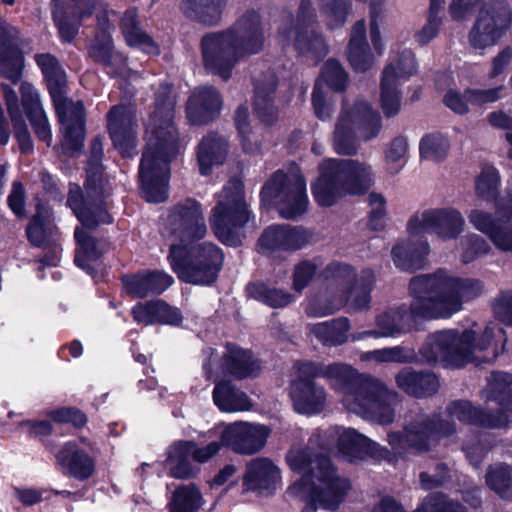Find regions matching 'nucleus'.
<instances>
[{
  "label": "nucleus",
  "instance_id": "052dcab7",
  "mask_svg": "<svg viewBox=\"0 0 512 512\" xmlns=\"http://www.w3.org/2000/svg\"><path fill=\"white\" fill-rule=\"evenodd\" d=\"M408 149V140L404 136H397L387 144L385 149V162L391 174H396L400 171L402 167L400 163L405 160Z\"/></svg>",
  "mask_w": 512,
  "mask_h": 512
},
{
  "label": "nucleus",
  "instance_id": "58836bf2",
  "mask_svg": "<svg viewBox=\"0 0 512 512\" xmlns=\"http://www.w3.org/2000/svg\"><path fill=\"white\" fill-rule=\"evenodd\" d=\"M52 209L48 203L36 198L35 214L29 220L26 227L28 241L34 247L44 248L51 236Z\"/></svg>",
  "mask_w": 512,
  "mask_h": 512
},
{
  "label": "nucleus",
  "instance_id": "ea45409f",
  "mask_svg": "<svg viewBox=\"0 0 512 512\" xmlns=\"http://www.w3.org/2000/svg\"><path fill=\"white\" fill-rule=\"evenodd\" d=\"M212 398L222 412L248 411L252 408V402L246 393L229 381L218 382L214 387Z\"/></svg>",
  "mask_w": 512,
  "mask_h": 512
},
{
  "label": "nucleus",
  "instance_id": "bb28decb",
  "mask_svg": "<svg viewBox=\"0 0 512 512\" xmlns=\"http://www.w3.org/2000/svg\"><path fill=\"white\" fill-rule=\"evenodd\" d=\"M222 107V97L212 86L195 88L187 102L188 120L194 125L207 124L218 117Z\"/></svg>",
  "mask_w": 512,
  "mask_h": 512
},
{
  "label": "nucleus",
  "instance_id": "aec40b11",
  "mask_svg": "<svg viewBox=\"0 0 512 512\" xmlns=\"http://www.w3.org/2000/svg\"><path fill=\"white\" fill-rule=\"evenodd\" d=\"M24 66L21 31L0 17V77L15 84L21 79Z\"/></svg>",
  "mask_w": 512,
  "mask_h": 512
},
{
  "label": "nucleus",
  "instance_id": "37998d69",
  "mask_svg": "<svg viewBox=\"0 0 512 512\" xmlns=\"http://www.w3.org/2000/svg\"><path fill=\"white\" fill-rule=\"evenodd\" d=\"M227 143L224 138L209 134L199 144L197 159L202 175H208L214 165L222 164L226 158Z\"/></svg>",
  "mask_w": 512,
  "mask_h": 512
},
{
  "label": "nucleus",
  "instance_id": "49530a36",
  "mask_svg": "<svg viewBox=\"0 0 512 512\" xmlns=\"http://www.w3.org/2000/svg\"><path fill=\"white\" fill-rule=\"evenodd\" d=\"M121 28L128 45L138 47L148 54L159 53L158 46L152 38L139 28L135 9H129L125 12L121 21Z\"/></svg>",
  "mask_w": 512,
  "mask_h": 512
},
{
  "label": "nucleus",
  "instance_id": "bf43d9fd",
  "mask_svg": "<svg viewBox=\"0 0 512 512\" xmlns=\"http://www.w3.org/2000/svg\"><path fill=\"white\" fill-rule=\"evenodd\" d=\"M235 124L239 135L241 136L243 149L248 153H257L260 151V140L252 131L249 123L248 108L240 105L235 112Z\"/></svg>",
  "mask_w": 512,
  "mask_h": 512
},
{
  "label": "nucleus",
  "instance_id": "a18cd8bd",
  "mask_svg": "<svg viewBox=\"0 0 512 512\" xmlns=\"http://www.w3.org/2000/svg\"><path fill=\"white\" fill-rule=\"evenodd\" d=\"M228 0H182V10L190 18L206 25L220 19Z\"/></svg>",
  "mask_w": 512,
  "mask_h": 512
},
{
  "label": "nucleus",
  "instance_id": "e433bc0d",
  "mask_svg": "<svg viewBox=\"0 0 512 512\" xmlns=\"http://www.w3.org/2000/svg\"><path fill=\"white\" fill-rule=\"evenodd\" d=\"M429 253L426 240L407 239L397 243L392 249L394 265L402 271H413L422 267L424 257Z\"/></svg>",
  "mask_w": 512,
  "mask_h": 512
},
{
  "label": "nucleus",
  "instance_id": "473e14b6",
  "mask_svg": "<svg viewBox=\"0 0 512 512\" xmlns=\"http://www.w3.org/2000/svg\"><path fill=\"white\" fill-rule=\"evenodd\" d=\"M85 111L81 101H66V156H77L84 146Z\"/></svg>",
  "mask_w": 512,
  "mask_h": 512
},
{
  "label": "nucleus",
  "instance_id": "8fccbe9b",
  "mask_svg": "<svg viewBox=\"0 0 512 512\" xmlns=\"http://www.w3.org/2000/svg\"><path fill=\"white\" fill-rule=\"evenodd\" d=\"M399 85L400 83L394 82V66L387 65L381 80V105L387 117L397 114L400 110Z\"/></svg>",
  "mask_w": 512,
  "mask_h": 512
},
{
  "label": "nucleus",
  "instance_id": "680f3d73",
  "mask_svg": "<svg viewBox=\"0 0 512 512\" xmlns=\"http://www.w3.org/2000/svg\"><path fill=\"white\" fill-rule=\"evenodd\" d=\"M461 259L464 263H471L477 258L487 255L491 251L488 242L481 236L471 233L461 239Z\"/></svg>",
  "mask_w": 512,
  "mask_h": 512
},
{
  "label": "nucleus",
  "instance_id": "ddd939ff",
  "mask_svg": "<svg viewBox=\"0 0 512 512\" xmlns=\"http://www.w3.org/2000/svg\"><path fill=\"white\" fill-rule=\"evenodd\" d=\"M315 13L310 0H301L295 20H286L278 30L282 46L293 45L303 55L313 59L324 57L328 48L321 35L315 32Z\"/></svg>",
  "mask_w": 512,
  "mask_h": 512
},
{
  "label": "nucleus",
  "instance_id": "603ef678",
  "mask_svg": "<svg viewBox=\"0 0 512 512\" xmlns=\"http://www.w3.org/2000/svg\"><path fill=\"white\" fill-rule=\"evenodd\" d=\"M486 484L500 497L512 498V468L505 463L490 465L486 475Z\"/></svg>",
  "mask_w": 512,
  "mask_h": 512
},
{
  "label": "nucleus",
  "instance_id": "e2e57ef3",
  "mask_svg": "<svg viewBox=\"0 0 512 512\" xmlns=\"http://www.w3.org/2000/svg\"><path fill=\"white\" fill-rule=\"evenodd\" d=\"M78 250L75 256V263L79 267H84L85 259H96L100 255L97 243L86 231L82 228H77L74 233Z\"/></svg>",
  "mask_w": 512,
  "mask_h": 512
},
{
  "label": "nucleus",
  "instance_id": "20e7f679",
  "mask_svg": "<svg viewBox=\"0 0 512 512\" xmlns=\"http://www.w3.org/2000/svg\"><path fill=\"white\" fill-rule=\"evenodd\" d=\"M263 44L260 16L248 11L231 28L204 35L200 47L205 68L227 80L237 62L261 51Z\"/></svg>",
  "mask_w": 512,
  "mask_h": 512
},
{
  "label": "nucleus",
  "instance_id": "0e129e2a",
  "mask_svg": "<svg viewBox=\"0 0 512 512\" xmlns=\"http://www.w3.org/2000/svg\"><path fill=\"white\" fill-rule=\"evenodd\" d=\"M447 150L448 142L440 134L426 135L420 142V154L425 159L441 160L446 156Z\"/></svg>",
  "mask_w": 512,
  "mask_h": 512
},
{
  "label": "nucleus",
  "instance_id": "9d476101",
  "mask_svg": "<svg viewBox=\"0 0 512 512\" xmlns=\"http://www.w3.org/2000/svg\"><path fill=\"white\" fill-rule=\"evenodd\" d=\"M455 432V424L450 420L422 412H411L406 419L403 432L389 433L388 442L399 455L408 449L422 453L429 451L440 438L451 436Z\"/></svg>",
  "mask_w": 512,
  "mask_h": 512
},
{
  "label": "nucleus",
  "instance_id": "dca6fc26",
  "mask_svg": "<svg viewBox=\"0 0 512 512\" xmlns=\"http://www.w3.org/2000/svg\"><path fill=\"white\" fill-rule=\"evenodd\" d=\"M512 24L511 11L504 6L486 3L468 33V43L475 50L496 45Z\"/></svg>",
  "mask_w": 512,
  "mask_h": 512
},
{
  "label": "nucleus",
  "instance_id": "9b49d317",
  "mask_svg": "<svg viewBox=\"0 0 512 512\" xmlns=\"http://www.w3.org/2000/svg\"><path fill=\"white\" fill-rule=\"evenodd\" d=\"M350 489L349 481L337 475L328 458H322L317 462V469L313 468V477L308 482L294 483L288 493L324 509L335 510Z\"/></svg>",
  "mask_w": 512,
  "mask_h": 512
},
{
  "label": "nucleus",
  "instance_id": "cd10ccee",
  "mask_svg": "<svg viewBox=\"0 0 512 512\" xmlns=\"http://www.w3.org/2000/svg\"><path fill=\"white\" fill-rule=\"evenodd\" d=\"M486 406L494 407L496 417L512 423V375L503 372L491 374L486 390L484 391Z\"/></svg>",
  "mask_w": 512,
  "mask_h": 512
},
{
  "label": "nucleus",
  "instance_id": "39448f33",
  "mask_svg": "<svg viewBox=\"0 0 512 512\" xmlns=\"http://www.w3.org/2000/svg\"><path fill=\"white\" fill-rule=\"evenodd\" d=\"M498 342H506L505 332L497 323L489 322L479 333L473 330L461 333L456 330L437 331L427 337L421 354L428 362L461 367L468 362L485 359L480 353L489 349L495 358Z\"/></svg>",
  "mask_w": 512,
  "mask_h": 512
},
{
  "label": "nucleus",
  "instance_id": "f8f14e48",
  "mask_svg": "<svg viewBox=\"0 0 512 512\" xmlns=\"http://www.w3.org/2000/svg\"><path fill=\"white\" fill-rule=\"evenodd\" d=\"M261 196L265 203H273L287 219L303 214L308 205L306 183L296 169L288 173L275 172L263 186Z\"/></svg>",
  "mask_w": 512,
  "mask_h": 512
},
{
  "label": "nucleus",
  "instance_id": "3c124183",
  "mask_svg": "<svg viewBox=\"0 0 512 512\" xmlns=\"http://www.w3.org/2000/svg\"><path fill=\"white\" fill-rule=\"evenodd\" d=\"M311 448L293 447L287 454V462L290 468L303 475L302 479L295 483L308 482L313 477V468L317 469V462L325 456L312 457Z\"/></svg>",
  "mask_w": 512,
  "mask_h": 512
},
{
  "label": "nucleus",
  "instance_id": "a211bd4d",
  "mask_svg": "<svg viewBox=\"0 0 512 512\" xmlns=\"http://www.w3.org/2000/svg\"><path fill=\"white\" fill-rule=\"evenodd\" d=\"M220 450L218 442H211L199 447L193 441H180L175 443L168 452L167 466L170 474L175 478H189L199 472V468L191 463H205L214 457Z\"/></svg>",
  "mask_w": 512,
  "mask_h": 512
},
{
  "label": "nucleus",
  "instance_id": "5fc2aeb1",
  "mask_svg": "<svg viewBox=\"0 0 512 512\" xmlns=\"http://www.w3.org/2000/svg\"><path fill=\"white\" fill-rule=\"evenodd\" d=\"M500 175L492 166H484L475 180V193L479 200L485 202L499 201Z\"/></svg>",
  "mask_w": 512,
  "mask_h": 512
},
{
  "label": "nucleus",
  "instance_id": "338daca9",
  "mask_svg": "<svg viewBox=\"0 0 512 512\" xmlns=\"http://www.w3.org/2000/svg\"><path fill=\"white\" fill-rule=\"evenodd\" d=\"M467 217L470 224L477 231L485 234L489 240L491 239V235L495 233L502 223V221L497 219L493 214L479 208L472 209Z\"/></svg>",
  "mask_w": 512,
  "mask_h": 512
},
{
  "label": "nucleus",
  "instance_id": "412c9836",
  "mask_svg": "<svg viewBox=\"0 0 512 512\" xmlns=\"http://www.w3.org/2000/svg\"><path fill=\"white\" fill-rule=\"evenodd\" d=\"M329 269L333 272L337 283L351 284L347 294L350 308L355 311L368 309L371 301L370 292L375 283L374 272L364 269L359 274H355L352 267L346 264H332Z\"/></svg>",
  "mask_w": 512,
  "mask_h": 512
},
{
  "label": "nucleus",
  "instance_id": "c756f323",
  "mask_svg": "<svg viewBox=\"0 0 512 512\" xmlns=\"http://www.w3.org/2000/svg\"><path fill=\"white\" fill-rule=\"evenodd\" d=\"M451 420H458L465 424H474L488 428H502L507 426V420L496 417L494 407L486 406L485 410L474 407L469 401H455L447 407Z\"/></svg>",
  "mask_w": 512,
  "mask_h": 512
},
{
  "label": "nucleus",
  "instance_id": "4d7b16f0",
  "mask_svg": "<svg viewBox=\"0 0 512 512\" xmlns=\"http://www.w3.org/2000/svg\"><path fill=\"white\" fill-rule=\"evenodd\" d=\"M202 504V497L193 484L179 487L169 504V512H196Z\"/></svg>",
  "mask_w": 512,
  "mask_h": 512
},
{
  "label": "nucleus",
  "instance_id": "0eeeda50",
  "mask_svg": "<svg viewBox=\"0 0 512 512\" xmlns=\"http://www.w3.org/2000/svg\"><path fill=\"white\" fill-rule=\"evenodd\" d=\"M382 129V118L363 98L342 102L333 132V148L340 155H353L359 141L375 139Z\"/></svg>",
  "mask_w": 512,
  "mask_h": 512
},
{
  "label": "nucleus",
  "instance_id": "72a5a7b5",
  "mask_svg": "<svg viewBox=\"0 0 512 512\" xmlns=\"http://www.w3.org/2000/svg\"><path fill=\"white\" fill-rule=\"evenodd\" d=\"M395 381L399 389L415 397L430 396L439 389V381L433 373L411 368H404L397 373Z\"/></svg>",
  "mask_w": 512,
  "mask_h": 512
},
{
  "label": "nucleus",
  "instance_id": "6e6d98bb",
  "mask_svg": "<svg viewBox=\"0 0 512 512\" xmlns=\"http://www.w3.org/2000/svg\"><path fill=\"white\" fill-rule=\"evenodd\" d=\"M360 358L362 361L375 362L379 364L407 363L413 361L415 355L413 351L408 348L394 346L364 352L361 354Z\"/></svg>",
  "mask_w": 512,
  "mask_h": 512
},
{
  "label": "nucleus",
  "instance_id": "69168bd1",
  "mask_svg": "<svg viewBox=\"0 0 512 512\" xmlns=\"http://www.w3.org/2000/svg\"><path fill=\"white\" fill-rule=\"evenodd\" d=\"M320 7L326 16L327 25L337 28L346 21L348 13V0H320Z\"/></svg>",
  "mask_w": 512,
  "mask_h": 512
},
{
  "label": "nucleus",
  "instance_id": "79ce46f5",
  "mask_svg": "<svg viewBox=\"0 0 512 512\" xmlns=\"http://www.w3.org/2000/svg\"><path fill=\"white\" fill-rule=\"evenodd\" d=\"M375 443L353 428L340 427L337 452L347 461L362 458L374 449Z\"/></svg>",
  "mask_w": 512,
  "mask_h": 512
},
{
  "label": "nucleus",
  "instance_id": "de8ad7c7",
  "mask_svg": "<svg viewBox=\"0 0 512 512\" xmlns=\"http://www.w3.org/2000/svg\"><path fill=\"white\" fill-rule=\"evenodd\" d=\"M309 330L322 344L337 346L348 340L350 325L348 319L338 318L313 324Z\"/></svg>",
  "mask_w": 512,
  "mask_h": 512
},
{
  "label": "nucleus",
  "instance_id": "a878e982",
  "mask_svg": "<svg viewBox=\"0 0 512 512\" xmlns=\"http://www.w3.org/2000/svg\"><path fill=\"white\" fill-rule=\"evenodd\" d=\"M298 376L291 383L290 396L296 412L300 414H315L324 409L326 390L312 378L316 376L303 375L297 366Z\"/></svg>",
  "mask_w": 512,
  "mask_h": 512
},
{
  "label": "nucleus",
  "instance_id": "f3484780",
  "mask_svg": "<svg viewBox=\"0 0 512 512\" xmlns=\"http://www.w3.org/2000/svg\"><path fill=\"white\" fill-rule=\"evenodd\" d=\"M34 60L43 75L46 88L55 108L58 122L56 151L64 153V70L59 60L51 53H37Z\"/></svg>",
  "mask_w": 512,
  "mask_h": 512
},
{
  "label": "nucleus",
  "instance_id": "13d9d810",
  "mask_svg": "<svg viewBox=\"0 0 512 512\" xmlns=\"http://www.w3.org/2000/svg\"><path fill=\"white\" fill-rule=\"evenodd\" d=\"M66 466L70 476L85 480L93 474L95 462L84 450L70 447L69 455H66Z\"/></svg>",
  "mask_w": 512,
  "mask_h": 512
},
{
  "label": "nucleus",
  "instance_id": "7c9ffc66",
  "mask_svg": "<svg viewBox=\"0 0 512 512\" xmlns=\"http://www.w3.org/2000/svg\"><path fill=\"white\" fill-rule=\"evenodd\" d=\"M123 283L129 295L144 298L149 294L162 293L173 283V278L164 272L154 271L125 276Z\"/></svg>",
  "mask_w": 512,
  "mask_h": 512
},
{
  "label": "nucleus",
  "instance_id": "a19ab883",
  "mask_svg": "<svg viewBox=\"0 0 512 512\" xmlns=\"http://www.w3.org/2000/svg\"><path fill=\"white\" fill-rule=\"evenodd\" d=\"M222 370L223 375L229 374L243 379L257 375L260 371V365L253 359L250 352L228 346L227 353L224 355Z\"/></svg>",
  "mask_w": 512,
  "mask_h": 512
},
{
  "label": "nucleus",
  "instance_id": "393cba45",
  "mask_svg": "<svg viewBox=\"0 0 512 512\" xmlns=\"http://www.w3.org/2000/svg\"><path fill=\"white\" fill-rule=\"evenodd\" d=\"M107 127L114 146L127 154L136 145L135 110L127 105H115L107 114Z\"/></svg>",
  "mask_w": 512,
  "mask_h": 512
},
{
  "label": "nucleus",
  "instance_id": "c85d7f7f",
  "mask_svg": "<svg viewBox=\"0 0 512 512\" xmlns=\"http://www.w3.org/2000/svg\"><path fill=\"white\" fill-rule=\"evenodd\" d=\"M21 104L34 134L38 140L50 146L52 141L51 128L46 113L42 107L39 93L29 83H23L20 87Z\"/></svg>",
  "mask_w": 512,
  "mask_h": 512
},
{
  "label": "nucleus",
  "instance_id": "09e8293b",
  "mask_svg": "<svg viewBox=\"0 0 512 512\" xmlns=\"http://www.w3.org/2000/svg\"><path fill=\"white\" fill-rule=\"evenodd\" d=\"M90 54L96 61L109 66L111 73L124 74L126 60L121 54L114 52L110 36H96Z\"/></svg>",
  "mask_w": 512,
  "mask_h": 512
},
{
  "label": "nucleus",
  "instance_id": "4be33fe9",
  "mask_svg": "<svg viewBox=\"0 0 512 512\" xmlns=\"http://www.w3.org/2000/svg\"><path fill=\"white\" fill-rule=\"evenodd\" d=\"M48 419L42 420H23L19 423L21 428H26L28 437L39 439L45 448L54 454L56 465L59 471L64 473V446L56 444L53 435L62 436V431H59L54 425L64 424V406L58 407L47 413Z\"/></svg>",
  "mask_w": 512,
  "mask_h": 512
},
{
  "label": "nucleus",
  "instance_id": "f03ea898",
  "mask_svg": "<svg viewBox=\"0 0 512 512\" xmlns=\"http://www.w3.org/2000/svg\"><path fill=\"white\" fill-rule=\"evenodd\" d=\"M174 106L171 86L161 85L147 124V145L139 169L142 197L148 202L159 203L168 198L169 163L180 147L173 122Z\"/></svg>",
  "mask_w": 512,
  "mask_h": 512
},
{
  "label": "nucleus",
  "instance_id": "7ed1b4c3",
  "mask_svg": "<svg viewBox=\"0 0 512 512\" xmlns=\"http://www.w3.org/2000/svg\"><path fill=\"white\" fill-rule=\"evenodd\" d=\"M299 369L303 375L324 378L330 388L341 395V402L348 411L381 425L394 421L393 404L397 393L381 381L360 375L351 365L342 362H303L299 363Z\"/></svg>",
  "mask_w": 512,
  "mask_h": 512
},
{
  "label": "nucleus",
  "instance_id": "423d86ee",
  "mask_svg": "<svg viewBox=\"0 0 512 512\" xmlns=\"http://www.w3.org/2000/svg\"><path fill=\"white\" fill-rule=\"evenodd\" d=\"M318 171L312 193L316 202L324 207L334 205L346 195L364 194L374 183L372 166L357 159H325Z\"/></svg>",
  "mask_w": 512,
  "mask_h": 512
},
{
  "label": "nucleus",
  "instance_id": "5701e85b",
  "mask_svg": "<svg viewBox=\"0 0 512 512\" xmlns=\"http://www.w3.org/2000/svg\"><path fill=\"white\" fill-rule=\"evenodd\" d=\"M321 81L325 82L332 90L341 92L346 89L348 74L342 65L334 59H329L323 65L320 79L316 81L313 89L312 104L316 116L319 119L324 120L330 118L332 106L322 88Z\"/></svg>",
  "mask_w": 512,
  "mask_h": 512
},
{
  "label": "nucleus",
  "instance_id": "b1692460",
  "mask_svg": "<svg viewBox=\"0 0 512 512\" xmlns=\"http://www.w3.org/2000/svg\"><path fill=\"white\" fill-rule=\"evenodd\" d=\"M311 234L300 227L273 225L266 228L259 238L260 248L269 254L278 251H296L311 242Z\"/></svg>",
  "mask_w": 512,
  "mask_h": 512
},
{
  "label": "nucleus",
  "instance_id": "774afa93",
  "mask_svg": "<svg viewBox=\"0 0 512 512\" xmlns=\"http://www.w3.org/2000/svg\"><path fill=\"white\" fill-rule=\"evenodd\" d=\"M419 512H466V509L453 500H450L443 494H431L427 496L421 507L418 509Z\"/></svg>",
  "mask_w": 512,
  "mask_h": 512
},
{
  "label": "nucleus",
  "instance_id": "c03bdc74",
  "mask_svg": "<svg viewBox=\"0 0 512 512\" xmlns=\"http://www.w3.org/2000/svg\"><path fill=\"white\" fill-rule=\"evenodd\" d=\"M277 81L272 73L267 75V81L257 80L255 86V112L265 124H273L278 116L271 94L275 91Z\"/></svg>",
  "mask_w": 512,
  "mask_h": 512
},
{
  "label": "nucleus",
  "instance_id": "6e6552de",
  "mask_svg": "<svg viewBox=\"0 0 512 512\" xmlns=\"http://www.w3.org/2000/svg\"><path fill=\"white\" fill-rule=\"evenodd\" d=\"M250 216L243 183L238 179L230 180L218 194L212 209L210 225L215 236L226 245L240 244L239 230L248 223Z\"/></svg>",
  "mask_w": 512,
  "mask_h": 512
},
{
  "label": "nucleus",
  "instance_id": "f257e3e1",
  "mask_svg": "<svg viewBox=\"0 0 512 512\" xmlns=\"http://www.w3.org/2000/svg\"><path fill=\"white\" fill-rule=\"evenodd\" d=\"M484 290L481 280L459 277L446 270L417 275L409 282L412 301L409 306L390 307L376 316V329L352 335L353 341L366 337H393L408 333L418 319L449 318L463 308L467 301L479 297Z\"/></svg>",
  "mask_w": 512,
  "mask_h": 512
},
{
  "label": "nucleus",
  "instance_id": "2eb2a0df",
  "mask_svg": "<svg viewBox=\"0 0 512 512\" xmlns=\"http://www.w3.org/2000/svg\"><path fill=\"white\" fill-rule=\"evenodd\" d=\"M464 227L463 215L452 207L426 209L415 213L407 222L410 236L432 233L443 241L456 239Z\"/></svg>",
  "mask_w": 512,
  "mask_h": 512
},
{
  "label": "nucleus",
  "instance_id": "864d4df0",
  "mask_svg": "<svg viewBox=\"0 0 512 512\" xmlns=\"http://www.w3.org/2000/svg\"><path fill=\"white\" fill-rule=\"evenodd\" d=\"M248 295L273 308H281L293 301L288 292L263 283H253L247 286Z\"/></svg>",
  "mask_w": 512,
  "mask_h": 512
},
{
  "label": "nucleus",
  "instance_id": "2f4dec72",
  "mask_svg": "<svg viewBox=\"0 0 512 512\" xmlns=\"http://www.w3.org/2000/svg\"><path fill=\"white\" fill-rule=\"evenodd\" d=\"M69 205L76 217L86 228H95L100 223H110L111 217L99 203H90L83 199L80 187L77 184H70Z\"/></svg>",
  "mask_w": 512,
  "mask_h": 512
},
{
  "label": "nucleus",
  "instance_id": "4468645a",
  "mask_svg": "<svg viewBox=\"0 0 512 512\" xmlns=\"http://www.w3.org/2000/svg\"><path fill=\"white\" fill-rule=\"evenodd\" d=\"M165 230L171 244L184 248L205 237L207 225L202 205L191 198L175 204L167 216Z\"/></svg>",
  "mask_w": 512,
  "mask_h": 512
},
{
  "label": "nucleus",
  "instance_id": "6ab92c4d",
  "mask_svg": "<svg viewBox=\"0 0 512 512\" xmlns=\"http://www.w3.org/2000/svg\"><path fill=\"white\" fill-rule=\"evenodd\" d=\"M270 432L269 427L263 424L238 421L225 425L220 439L235 453L253 455L266 445Z\"/></svg>",
  "mask_w": 512,
  "mask_h": 512
},
{
  "label": "nucleus",
  "instance_id": "1a4fd4ad",
  "mask_svg": "<svg viewBox=\"0 0 512 512\" xmlns=\"http://www.w3.org/2000/svg\"><path fill=\"white\" fill-rule=\"evenodd\" d=\"M223 259L222 251L211 242L193 243L187 248L170 244V264L179 279L187 283H213L222 267Z\"/></svg>",
  "mask_w": 512,
  "mask_h": 512
},
{
  "label": "nucleus",
  "instance_id": "c9c22d12",
  "mask_svg": "<svg viewBox=\"0 0 512 512\" xmlns=\"http://www.w3.org/2000/svg\"><path fill=\"white\" fill-rule=\"evenodd\" d=\"M103 142L102 138L94 137L89 146L88 160L86 166V183L88 198L101 196L105 184L104 168L102 165Z\"/></svg>",
  "mask_w": 512,
  "mask_h": 512
},
{
  "label": "nucleus",
  "instance_id": "4c0bfd02",
  "mask_svg": "<svg viewBox=\"0 0 512 512\" xmlns=\"http://www.w3.org/2000/svg\"><path fill=\"white\" fill-rule=\"evenodd\" d=\"M348 60L357 72H365L374 64V57L366 39V26L363 21L356 22L352 28L348 46Z\"/></svg>",
  "mask_w": 512,
  "mask_h": 512
},
{
  "label": "nucleus",
  "instance_id": "f704fd0d",
  "mask_svg": "<svg viewBox=\"0 0 512 512\" xmlns=\"http://www.w3.org/2000/svg\"><path fill=\"white\" fill-rule=\"evenodd\" d=\"M280 480L278 467L268 458H255L247 463L244 485L250 490L269 489Z\"/></svg>",
  "mask_w": 512,
  "mask_h": 512
}]
</instances>
